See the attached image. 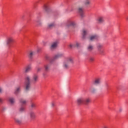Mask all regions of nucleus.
I'll list each match as a JSON object with an SVG mask.
<instances>
[{
	"label": "nucleus",
	"mask_w": 128,
	"mask_h": 128,
	"mask_svg": "<svg viewBox=\"0 0 128 128\" xmlns=\"http://www.w3.org/2000/svg\"><path fill=\"white\" fill-rule=\"evenodd\" d=\"M58 41L54 42L52 44L50 48L51 50H54L58 48Z\"/></svg>",
	"instance_id": "obj_11"
},
{
	"label": "nucleus",
	"mask_w": 128,
	"mask_h": 128,
	"mask_svg": "<svg viewBox=\"0 0 128 128\" xmlns=\"http://www.w3.org/2000/svg\"><path fill=\"white\" fill-rule=\"evenodd\" d=\"M98 36L97 34L92 35L90 36V40L91 42H94V40H96L98 38Z\"/></svg>",
	"instance_id": "obj_13"
},
{
	"label": "nucleus",
	"mask_w": 128,
	"mask_h": 128,
	"mask_svg": "<svg viewBox=\"0 0 128 128\" xmlns=\"http://www.w3.org/2000/svg\"><path fill=\"white\" fill-rule=\"evenodd\" d=\"M90 102V98H86V99L84 98V104L86 106H88V104Z\"/></svg>",
	"instance_id": "obj_27"
},
{
	"label": "nucleus",
	"mask_w": 128,
	"mask_h": 128,
	"mask_svg": "<svg viewBox=\"0 0 128 128\" xmlns=\"http://www.w3.org/2000/svg\"><path fill=\"white\" fill-rule=\"evenodd\" d=\"M126 19L128 20V16H126Z\"/></svg>",
	"instance_id": "obj_41"
},
{
	"label": "nucleus",
	"mask_w": 128,
	"mask_h": 128,
	"mask_svg": "<svg viewBox=\"0 0 128 128\" xmlns=\"http://www.w3.org/2000/svg\"><path fill=\"white\" fill-rule=\"evenodd\" d=\"M96 48L100 54H104V50H102L104 45L100 43L97 44Z\"/></svg>",
	"instance_id": "obj_3"
},
{
	"label": "nucleus",
	"mask_w": 128,
	"mask_h": 128,
	"mask_svg": "<svg viewBox=\"0 0 128 128\" xmlns=\"http://www.w3.org/2000/svg\"><path fill=\"white\" fill-rule=\"evenodd\" d=\"M6 42L7 46H8V44H10V42H12V38L10 37L7 38L6 40Z\"/></svg>",
	"instance_id": "obj_24"
},
{
	"label": "nucleus",
	"mask_w": 128,
	"mask_h": 128,
	"mask_svg": "<svg viewBox=\"0 0 128 128\" xmlns=\"http://www.w3.org/2000/svg\"><path fill=\"white\" fill-rule=\"evenodd\" d=\"M4 94V88L0 86V94Z\"/></svg>",
	"instance_id": "obj_34"
},
{
	"label": "nucleus",
	"mask_w": 128,
	"mask_h": 128,
	"mask_svg": "<svg viewBox=\"0 0 128 128\" xmlns=\"http://www.w3.org/2000/svg\"><path fill=\"white\" fill-rule=\"evenodd\" d=\"M70 48H74V46H75L76 48H80L81 44H80V43L78 42H76V44H70Z\"/></svg>",
	"instance_id": "obj_14"
},
{
	"label": "nucleus",
	"mask_w": 128,
	"mask_h": 128,
	"mask_svg": "<svg viewBox=\"0 0 128 128\" xmlns=\"http://www.w3.org/2000/svg\"><path fill=\"white\" fill-rule=\"evenodd\" d=\"M42 70V67H38L37 68V72H40Z\"/></svg>",
	"instance_id": "obj_36"
},
{
	"label": "nucleus",
	"mask_w": 128,
	"mask_h": 128,
	"mask_svg": "<svg viewBox=\"0 0 128 128\" xmlns=\"http://www.w3.org/2000/svg\"><path fill=\"white\" fill-rule=\"evenodd\" d=\"M37 24L39 26H42V20H38L36 21Z\"/></svg>",
	"instance_id": "obj_28"
},
{
	"label": "nucleus",
	"mask_w": 128,
	"mask_h": 128,
	"mask_svg": "<svg viewBox=\"0 0 128 128\" xmlns=\"http://www.w3.org/2000/svg\"><path fill=\"white\" fill-rule=\"evenodd\" d=\"M19 112L22 113L26 112V106H21L18 109Z\"/></svg>",
	"instance_id": "obj_17"
},
{
	"label": "nucleus",
	"mask_w": 128,
	"mask_h": 128,
	"mask_svg": "<svg viewBox=\"0 0 128 128\" xmlns=\"http://www.w3.org/2000/svg\"><path fill=\"white\" fill-rule=\"evenodd\" d=\"M104 86H106V90H108V86H108V83L106 82L104 83Z\"/></svg>",
	"instance_id": "obj_33"
},
{
	"label": "nucleus",
	"mask_w": 128,
	"mask_h": 128,
	"mask_svg": "<svg viewBox=\"0 0 128 128\" xmlns=\"http://www.w3.org/2000/svg\"><path fill=\"white\" fill-rule=\"evenodd\" d=\"M56 106V103L54 102H52L50 104V106L51 108H54Z\"/></svg>",
	"instance_id": "obj_35"
},
{
	"label": "nucleus",
	"mask_w": 128,
	"mask_h": 128,
	"mask_svg": "<svg viewBox=\"0 0 128 128\" xmlns=\"http://www.w3.org/2000/svg\"><path fill=\"white\" fill-rule=\"evenodd\" d=\"M94 58H90V62H94Z\"/></svg>",
	"instance_id": "obj_39"
},
{
	"label": "nucleus",
	"mask_w": 128,
	"mask_h": 128,
	"mask_svg": "<svg viewBox=\"0 0 128 128\" xmlns=\"http://www.w3.org/2000/svg\"><path fill=\"white\" fill-rule=\"evenodd\" d=\"M43 9L45 12H48L49 10L48 6L47 5H44Z\"/></svg>",
	"instance_id": "obj_29"
},
{
	"label": "nucleus",
	"mask_w": 128,
	"mask_h": 128,
	"mask_svg": "<svg viewBox=\"0 0 128 128\" xmlns=\"http://www.w3.org/2000/svg\"><path fill=\"white\" fill-rule=\"evenodd\" d=\"M19 102L20 104H22V106H26V104L28 102L26 101V100L24 99V98H20L19 100Z\"/></svg>",
	"instance_id": "obj_15"
},
{
	"label": "nucleus",
	"mask_w": 128,
	"mask_h": 128,
	"mask_svg": "<svg viewBox=\"0 0 128 128\" xmlns=\"http://www.w3.org/2000/svg\"><path fill=\"white\" fill-rule=\"evenodd\" d=\"M119 111L120 112H122V108H120V110H119Z\"/></svg>",
	"instance_id": "obj_40"
},
{
	"label": "nucleus",
	"mask_w": 128,
	"mask_h": 128,
	"mask_svg": "<svg viewBox=\"0 0 128 128\" xmlns=\"http://www.w3.org/2000/svg\"><path fill=\"white\" fill-rule=\"evenodd\" d=\"M46 58H47V59H48V57H46Z\"/></svg>",
	"instance_id": "obj_42"
},
{
	"label": "nucleus",
	"mask_w": 128,
	"mask_h": 128,
	"mask_svg": "<svg viewBox=\"0 0 128 128\" xmlns=\"http://www.w3.org/2000/svg\"><path fill=\"white\" fill-rule=\"evenodd\" d=\"M4 104V99L0 98V104Z\"/></svg>",
	"instance_id": "obj_38"
},
{
	"label": "nucleus",
	"mask_w": 128,
	"mask_h": 128,
	"mask_svg": "<svg viewBox=\"0 0 128 128\" xmlns=\"http://www.w3.org/2000/svg\"><path fill=\"white\" fill-rule=\"evenodd\" d=\"M8 102L11 106H14L16 104V98L12 96L9 98Z\"/></svg>",
	"instance_id": "obj_8"
},
{
	"label": "nucleus",
	"mask_w": 128,
	"mask_h": 128,
	"mask_svg": "<svg viewBox=\"0 0 128 128\" xmlns=\"http://www.w3.org/2000/svg\"><path fill=\"white\" fill-rule=\"evenodd\" d=\"M25 88L26 90H30V76H27L25 78Z\"/></svg>",
	"instance_id": "obj_2"
},
{
	"label": "nucleus",
	"mask_w": 128,
	"mask_h": 128,
	"mask_svg": "<svg viewBox=\"0 0 128 128\" xmlns=\"http://www.w3.org/2000/svg\"><path fill=\"white\" fill-rule=\"evenodd\" d=\"M30 108H36V104L34 103H31Z\"/></svg>",
	"instance_id": "obj_32"
},
{
	"label": "nucleus",
	"mask_w": 128,
	"mask_h": 128,
	"mask_svg": "<svg viewBox=\"0 0 128 128\" xmlns=\"http://www.w3.org/2000/svg\"><path fill=\"white\" fill-rule=\"evenodd\" d=\"M90 91L92 94H96V88L94 86H91L90 88Z\"/></svg>",
	"instance_id": "obj_19"
},
{
	"label": "nucleus",
	"mask_w": 128,
	"mask_h": 128,
	"mask_svg": "<svg viewBox=\"0 0 128 128\" xmlns=\"http://www.w3.org/2000/svg\"><path fill=\"white\" fill-rule=\"evenodd\" d=\"M32 70V67L30 66H26L25 68V72H30Z\"/></svg>",
	"instance_id": "obj_26"
},
{
	"label": "nucleus",
	"mask_w": 128,
	"mask_h": 128,
	"mask_svg": "<svg viewBox=\"0 0 128 128\" xmlns=\"http://www.w3.org/2000/svg\"><path fill=\"white\" fill-rule=\"evenodd\" d=\"M77 10L81 18H84V6H80L78 8Z\"/></svg>",
	"instance_id": "obj_4"
},
{
	"label": "nucleus",
	"mask_w": 128,
	"mask_h": 128,
	"mask_svg": "<svg viewBox=\"0 0 128 128\" xmlns=\"http://www.w3.org/2000/svg\"><path fill=\"white\" fill-rule=\"evenodd\" d=\"M54 24L50 23L48 24V28H54Z\"/></svg>",
	"instance_id": "obj_31"
},
{
	"label": "nucleus",
	"mask_w": 128,
	"mask_h": 128,
	"mask_svg": "<svg viewBox=\"0 0 128 128\" xmlns=\"http://www.w3.org/2000/svg\"><path fill=\"white\" fill-rule=\"evenodd\" d=\"M98 24H102L104 22V16H99L96 19Z\"/></svg>",
	"instance_id": "obj_6"
},
{
	"label": "nucleus",
	"mask_w": 128,
	"mask_h": 128,
	"mask_svg": "<svg viewBox=\"0 0 128 128\" xmlns=\"http://www.w3.org/2000/svg\"><path fill=\"white\" fill-rule=\"evenodd\" d=\"M94 86H99L100 84H102V78H96L92 82Z\"/></svg>",
	"instance_id": "obj_5"
},
{
	"label": "nucleus",
	"mask_w": 128,
	"mask_h": 128,
	"mask_svg": "<svg viewBox=\"0 0 128 128\" xmlns=\"http://www.w3.org/2000/svg\"><path fill=\"white\" fill-rule=\"evenodd\" d=\"M29 116L30 118H36V114L33 111H31L29 112Z\"/></svg>",
	"instance_id": "obj_23"
},
{
	"label": "nucleus",
	"mask_w": 128,
	"mask_h": 128,
	"mask_svg": "<svg viewBox=\"0 0 128 128\" xmlns=\"http://www.w3.org/2000/svg\"><path fill=\"white\" fill-rule=\"evenodd\" d=\"M45 70H48L50 68V64H48L44 66Z\"/></svg>",
	"instance_id": "obj_30"
},
{
	"label": "nucleus",
	"mask_w": 128,
	"mask_h": 128,
	"mask_svg": "<svg viewBox=\"0 0 128 128\" xmlns=\"http://www.w3.org/2000/svg\"><path fill=\"white\" fill-rule=\"evenodd\" d=\"M74 64V60L71 57L66 58L62 63V68L64 70H68L70 68V64Z\"/></svg>",
	"instance_id": "obj_1"
},
{
	"label": "nucleus",
	"mask_w": 128,
	"mask_h": 128,
	"mask_svg": "<svg viewBox=\"0 0 128 128\" xmlns=\"http://www.w3.org/2000/svg\"><path fill=\"white\" fill-rule=\"evenodd\" d=\"M21 88L20 86H18L16 88V90L14 92V94H20V90H21Z\"/></svg>",
	"instance_id": "obj_16"
},
{
	"label": "nucleus",
	"mask_w": 128,
	"mask_h": 128,
	"mask_svg": "<svg viewBox=\"0 0 128 128\" xmlns=\"http://www.w3.org/2000/svg\"><path fill=\"white\" fill-rule=\"evenodd\" d=\"M62 56H64V54L60 53L53 56L52 60H58V58H62Z\"/></svg>",
	"instance_id": "obj_12"
},
{
	"label": "nucleus",
	"mask_w": 128,
	"mask_h": 128,
	"mask_svg": "<svg viewBox=\"0 0 128 128\" xmlns=\"http://www.w3.org/2000/svg\"><path fill=\"white\" fill-rule=\"evenodd\" d=\"M94 48L93 45L89 44L87 47V50H88V52H92V50H94Z\"/></svg>",
	"instance_id": "obj_21"
},
{
	"label": "nucleus",
	"mask_w": 128,
	"mask_h": 128,
	"mask_svg": "<svg viewBox=\"0 0 128 128\" xmlns=\"http://www.w3.org/2000/svg\"><path fill=\"white\" fill-rule=\"evenodd\" d=\"M88 34V30L83 29L82 30V38H86V36Z\"/></svg>",
	"instance_id": "obj_20"
},
{
	"label": "nucleus",
	"mask_w": 128,
	"mask_h": 128,
	"mask_svg": "<svg viewBox=\"0 0 128 128\" xmlns=\"http://www.w3.org/2000/svg\"><path fill=\"white\" fill-rule=\"evenodd\" d=\"M38 80V76L36 74H34L32 78V82L33 84H36Z\"/></svg>",
	"instance_id": "obj_9"
},
{
	"label": "nucleus",
	"mask_w": 128,
	"mask_h": 128,
	"mask_svg": "<svg viewBox=\"0 0 128 128\" xmlns=\"http://www.w3.org/2000/svg\"><path fill=\"white\" fill-rule=\"evenodd\" d=\"M76 23L74 21L68 20L67 22L66 26L68 28L70 26H76Z\"/></svg>",
	"instance_id": "obj_7"
},
{
	"label": "nucleus",
	"mask_w": 128,
	"mask_h": 128,
	"mask_svg": "<svg viewBox=\"0 0 128 128\" xmlns=\"http://www.w3.org/2000/svg\"><path fill=\"white\" fill-rule=\"evenodd\" d=\"M84 6L88 8L90 6V0H85L84 1Z\"/></svg>",
	"instance_id": "obj_18"
},
{
	"label": "nucleus",
	"mask_w": 128,
	"mask_h": 128,
	"mask_svg": "<svg viewBox=\"0 0 128 128\" xmlns=\"http://www.w3.org/2000/svg\"><path fill=\"white\" fill-rule=\"evenodd\" d=\"M34 56V52L32 51H30L28 54V56L29 58H30V59L32 58V56Z\"/></svg>",
	"instance_id": "obj_25"
},
{
	"label": "nucleus",
	"mask_w": 128,
	"mask_h": 128,
	"mask_svg": "<svg viewBox=\"0 0 128 128\" xmlns=\"http://www.w3.org/2000/svg\"><path fill=\"white\" fill-rule=\"evenodd\" d=\"M15 122H16V124H22V120L18 118H14Z\"/></svg>",
	"instance_id": "obj_22"
},
{
	"label": "nucleus",
	"mask_w": 128,
	"mask_h": 128,
	"mask_svg": "<svg viewBox=\"0 0 128 128\" xmlns=\"http://www.w3.org/2000/svg\"><path fill=\"white\" fill-rule=\"evenodd\" d=\"M77 104H84V98L81 97L77 100Z\"/></svg>",
	"instance_id": "obj_10"
},
{
	"label": "nucleus",
	"mask_w": 128,
	"mask_h": 128,
	"mask_svg": "<svg viewBox=\"0 0 128 128\" xmlns=\"http://www.w3.org/2000/svg\"><path fill=\"white\" fill-rule=\"evenodd\" d=\"M2 112H6V107H5V106L2 107Z\"/></svg>",
	"instance_id": "obj_37"
}]
</instances>
